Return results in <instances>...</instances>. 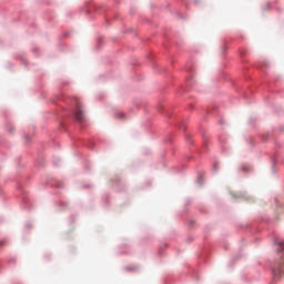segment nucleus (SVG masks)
Returning <instances> with one entry per match:
<instances>
[{"mask_svg":"<svg viewBox=\"0 0 284 284\" xmlns=\"http://www.w3.org/2000/svg\"><path fill=\"white\" fill-rule=\"evenodd\" d=\"M74 116H75L77 121H79V123H83V121H85V118L83 115V109L81 108L80 104H77V106H75Z\"/></svg>","mask_w":284,"mask_h":284,"instance_id":"f257e3e1","label":"nucleus"},{"mask_svg":"<svg viewBox=\"0 0 284 284\" xmlns=\"http://www.w3.org/2000/svg\"><path fill=\"white\" fill-rule=\"evenodd\" d=\"M281 272H283V271L282 270H277V268L273 270V274H275V276H276V274H281Z\"/></svg>","mask_w":284,"mask_h":284,"instance_id":"f03ea898","label":"nucleus"},{"mask_svg":"<svg viewBox=\"0 0 284 284\" xmlns=\"http://www.w3.org/2000/svg\"><path fill=\"white\" fill-rule=\"evenodd\" d=\"M116 118H118V119H123V113H118V114H116Z\"/></svg>","mask_w":284,"mask_h":284,"instance_id":"7ed1b4c3","label":"nucleus"},{"mask_svg":"<svg viewBox=\"0 0 284 284\" xmlns=\"http://www.w3.org/2000/svg\"><path fill=\"white\" fill-rule=\"evenodd\" d=\"M278 245H280L281 250H283L284 242H281Z\"/></svg>","mask_w":284,"mask_h":284,"instance_id":"20e7f679","label":"nucleus"}]
</instances>
